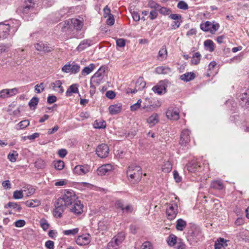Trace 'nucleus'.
Listing matches in <instances>:
<instances>
[{
	"label": "nucleus",
	"instance_id": "nucleus-4",
	"mask_svg": "<svg viewBox=\"0 0 249 249\" xmlns=\"http://www.w3.org/2000/svg\"><path fill=\"white\" fill-rule=\"evenodd\" d=\"M142 175V172L140 166L131 165L128 167L127 176L131 179H135L136 182H139L141 179Z\"/></svg>",
	"mask_w": 249,
	"mask_h": 249
},
{
	"label": "nucleus",
	"instance_id": "nucleus-44",
	"mask_svg": "<svg viewBox=\"0 0 249 249\" xmlns=\"http://www.w3.org/2000/svg\"><path fill=\"white\" fill-rule=\"evenodd\" d=\"M147 5L149 7L151 8H154L156 10H158L159 8L160 7L159 4L153 0H148Z\"/></svg>",
	"mask_w": 249,
	"mask_h": 249
},
{
	"label": "nucleus",
	"instance_id": "nucleus-63",
	"mask_svg": "<svg viewBox=\"0 0 249 249\" xmlns=\"http://www.w3.org/2000/svg\"><path fill=\"white\" fill-rule=\"evenodd\" d=\"M45 247L48 249H54V242L51 240H48L45 243Z\"/></svg>",
	"mask_w": 249,
	"mask_h": 249
},
{
	"label": "nucleus",
	"instance_id": "nucleus-7",
	"mask_svg": "<svg viewBox=\"0 0 249 249\" xmlns=\"http://www.w3.org/2000/svg\"><path fill=\"white\" fill-rule=\"evenodd\" d=\"M62 71L66 73L71 72L72 73H76L80 71V66L73 62L71 64H69L64 66Z\"/></svg>",
	"mask_w": 249,
	"mask_h": 249
},
{
	"label": "nucleus",
	"instance_id": "nucleus-56",
	"mask_svg": "<svg viewBox=\"0 0 249 249\" xmlns=\"http://www.w3.org/2000/svg\"><path fill=\"white\" fill-rule=\"evenodd\" d=\"M116 45L119 47H123L125 45V40L123 38H119L116 40Z\"/></svg>",
	"mask_w": 249,
	"mask_h": 249
},
{
	"label": "nucleus",
	"instance_id": "nucleus-15",
	"mask_svg": "<svg viewBox=\"0 0 249 249\" xmlns=\"http://www.w3.org/2000/svg\"><path fill=\"white\" fill-rule=\"evenodd\" d=\"M190 132L188 130L186 129L182 131L180 135L179 143L182 145H186L190 140L189 138Z\"/></svg>",
	"mask_w": 249,
	"mask_h": 249
},
{
	"label": "nucleus",
	"instance_id": "nucleus-9",
	"mask_svg": "<svg viewBox=\"0 0 249 249\" xmlns=\"http://www.w3.org/2000/svg\"><path fill=\"white\" fill-rule=\"evenodd\" d=\"M239 98L241 106L249 110V91L239 95Z\"/></svg>",
	"mask_w": 249,
	"mask_h": 249
},
{
	"label": "nucleus",
	"instance_id": "nucleus-49",
	"mask_svg": "<svg viewBox=\"0 0 249 249\" xmlns=\"http://www.w3.org/2000/svg\"><path fill=\"white\" fill-rule=\"evenodd\" d=\"M167 55V51L165 47H163L159 52V57L165 58Z\"/></svg>",
	"mask_w": 249,
	"mask_h": 249
},
{
	"label": "nucleus",
	"instance_id": "nucleus-26",
	"mask_svg": "<svg viewBox=\"0 0 249 249\" xmlns=\"http://www.w3.org/2000/svg\"><path fill=\"white\" fill-rule=\"evenodd\" d=\"M78 92V85L76 84H72L69 87L66 92L67 96H71L72 93H76Z\"/></svg>",
	"mask_w": 249,
	"mask_h": 249
},
{
	"label": "nucleus",
	"instance_id": "nucleus-32",
	"mask_svg": "<svg viewBox=\"0 0 249 249\" xmlns=\"http://www.w3.org/2000/svg\"><path fill=\"white\" fill-rule=\"evenodd\" d=\"M201 56V55L199 52L195 53L193 55L191 63L196 65L198 64L200 62Z\"/></svg>",
	"mask_w": 249,
	"mask_h": 249
},
{
	"label": "nucleus",
	"instance_id": "nucleus-52",
	"mask_svg": "<svg viewBox=\"0 0 249 249\" xmlns=\"http://www.w3.org/2000/svg\"><path fill=\"white\" fill-rule=\"evenodd\" d=\"M29 125V121L27 120H25L21 121L18 124L19 128L21 129L25 128Z\"/></svg>",
	"mask_w": 249,
	"mask_h": 249
},
{
	"label": "nucleus",
	"instance_id": "nucleus-64",
	"mask_svg": "<svg viewBox=\"0 0 249 249\" xmlns=\"http://www.w3.org/2000/svg\"><path fill=\"white\" fill-rule=\"evenodd\" d=\"M117 248L118 247L115 243H113V240L107 244V249H117Z\"/></svg>",
	"mask_w": 249,
	"mask_h": 249
},
{
	"label": "nucleus",
	"instance_id": "nucleus-23",
	"mask_svg": "<svg viewBox=\"0 0 249 249\" xmlns=\"http://www.w3.org/2000/svg\"><path fill=\"white\" fill-rule=\"evenodd\" d=\"M171 71V70L168 67L160 66L158 67L155 69V72L157 74H168Z\"/></svg>",
	"mask_w": 249,
	"mask_h": 249
},
{
	"label": "nucleus",
	"instance_id": "nucleus-13",
	"mask_svg": "<svg viewBox=\"0 0 249 249\" xmlns=\"http://www.w3.org/2000/svg\"><path fill=\"white\" fill-rule=\"evenodd\" d=\"M83 205L81 202L77 200L74 203L71 209V212L76 214L82 213L83 210Z\"/></svg>",
	"mask_w": 249,
	"mask_h": 249
},
{
	"label": "nucleus",
	"instance_id": "nucleus-36",
	"mask_svg": "<svg viewBox=\"0 0 249 249\" xmlns=\"http://www.w3.org/2000/svg\"><path fill=\"white\" fill-rule=\"evenodd\" d=\"M177 237L174 234H170L167 238V241L170 246H174L177 243Z\"/></svg>",
	"mask_w": 249,
	"mask_h": 249
},
{
	"label": "nucleus",
	"instance_id": "nucleus-50",
	"mask_svg": "<svg viewBox=\"0 0 249 249\" xmlns=\"http://www.w3.org/2000/svg\"><path fill=\"white\" fill-rule=\"evenodd\" d=\"M35 166L39 169L43 168L45 167V162L41 159H38L35 162Z\"/></svg>",
	"mask_w": 249,
	"mask_h": 249
},
{
	"label": "nucleus",
	"instance_id": "nucleus-58",
	"mask_svg": "<svg viewBox=\"0 0 249 249\" xmlns=\"http://www.w3.org/2000/svg\"><path fill=\"white\" fill-rule=\"evenodd\" d=\"M115 93L112 90H108L106 93V97L110 99H114L115 97Z\"/></svg>",
	"mask_w": 249,
	"mask_h": 249
},
{
	"label": "nucleus",
	"instance_id": "nucleus-2",
	"mask_svg": "<svg viewBox=\"0 0 249 249\" xmlns=\"http://www.w3.org/2000/svg\"><path fill=\"white\" fill-rule=\"evenodd\" d=\"M23 3L18 8V11L22 14L23 17L27 20H32L37 13L35 7L34 0H23Z\"/></svg>",
	"mask_w": 249,
	"mask_h": 249
},
{
	"label": "nucleus",
	"instance_id": "nucleus-60",
	"mask_svg": "<svg viewBox=\"0 0 249 249\" xmlns=\"http://www.w3.org/2000/svg\"><path fill=\"white\" fill-rule=\"evenodd\" d=\"M25 223L24 220L19 219L15 222V226L16 227H22L25 225Z\"/></svg>",
	"mask_w": 249,
	"mask_h": 249
},
{
	"label": "nucleus",
	"instance_id": "nucleus-38",
	"mask_svg": "<svg viewBox=\"0 0 249 249\" xmlns=\"http://www.w3.org/2000/svg\"><path fill=\"white\" fill-rule=\"evenodd\" d=\"M172 169V165L171 163L169 161L165 162L162 167V171L164 173L170 172Z\"/></svg>",
	"mask_w": 249,
	"mask_h": 249
},
{
	"label": "nucleus",
	"instance_id": "nucleus-40",
	"mask_svg": "<svg viewBox=\"0 0 249 249\" xmlns=\"http://www.w3.org/2000/svg\"><path fill=\"white\" fill-rule=\"evenodd\" d=\"M54 168L58 170H62L64 167V162L61 160H58L53 161Z\"/></svg>",
	"mask_w": 249,
	"mask_h": 249
},
{
	"label": "nucleus",
	"instance_id": "nucleus-3",
	"mask_svg": "<svg viewBox=\"0 0 249 249\" xmlns=\"http://www.w3.org/2000/svg\"><path fill=\"white\" fill-rule=\"evenodd\" d=\"M83 26V23L81 20L77 18H72L70 21H68L67 23L65 22L63 30L64 31L68 32L69 29H73L72 36L77 38H81L83 36L82 34L78 35V34H75V32L81 31Z\"/></svg>",
	"mask_w": 249,
	"mask_h": 249
},
{
	"label": "nucleus",
	"instance_id": "nucleus-57",
	"mask_svg": "<svg viewBox=\"0 0 249 249\" xmlns=\"http://www.w3.org/2000/svg\"><path fill=\"white\" fill-rule=\"evenodd\" d=\"M182 22L181 20H177L176 21H174L171 25L172 29L175 30L177 28H178L180 25L181 22Z\"/></svg>",
	"mask_w": 249,
	"mask_h": 249
},
{
	"label": "nucleus",
	"instance_id": "nucleus-30",
	"mask_svg": "<svg viewBox=\"0 0 249 249\" xmlns=\"http://www.w3.org/2000/svg\"><path fill=\"white\" fill-rule=\"evenodd\" d=\"M93 126L96 129H104L106 127V123L104 120H96L94 122Z\"/></svg>",
	"mask_w": 249,
	"mask_h": 249
},
{
	"label": "nucleus",
	"instance_id": "nucleus-20",
	"mask_svg": "<svg viewBox=\"0 0 249 249\" xmlns=\"http://www.w3.org/2000/svg\"><path fill=\"white\" fill-rule=\"evenodd\" d=\"M92 41L90 39H84L82 40L77 48L78 51H82L92 44Z\"/></svg>",
	"mask_w": 249,
	"mask_h": 249
},
{
	"label": "nucleus",
	"instance_id": "nucleus-10",
	"mask_svg": "<svg viewBox=\"0 0 249 249\" xmlns=\"http://www.w3.org/2000/svg\"><path fill=\"white\" fill-rule=\"evenodd\" d=\"M201 236V231L200 229L198 228H194L192 230L189 231L188 232V236L190 239H199Z\"/></svg>",
	"mask_w": 249,
	"mask_h": 249
},
{
	"label": "nucleus",
	"instance_id": "nucleus-31",
	"mask_svg": "<svg viewBox=\"0 0 249 249\" xmlns=\"http://www.w3.org/2000/svg\"><path fill=\"white\" fill-rule=\"evenodd\" d=\"M158 121L159 120L158 118V115L157 114L151 115L147 120V123L151 125V126L156 124Z\"/></svg>",
	"mask_w": 249,
	"mask_h": 249
},
{
	"label": "nucleus",
	"instance_id": "nucleus-37",
	"mask_svg": "<svg viewBox=\"0 0 249 249\" xmlns=\"http://www.w3.org/2000/svg\"><path fill=\"white\" fill-rule=\"evenodd\" d=\"M39 102V99L37 97H33L28 103V105L31 108L35 109Z\"/></svg>",
	"mask_w": 249,
	"mask_h": 249
},
{
	"label": "nucleus",
	"instance_id": "nucleus-22",
	"mask_svg": "<svg viewBox=\"0 0 249 249\" xmlns=\"http://www.w3.org/2000/svg\"><path fill=\"white\" fill-rule=\"evenodd\" d=\"M122 109V106L120 105H111L108 107L109 113L111 115H115L121 112Z\"/></svg>",
	"mask_w": 249,
	"mask_h": 249
},
{
	"label": "nucleus",
	"instance_id": "nucleus-33",
	"mask_svg": "<svg viewBox=\"0 0 249 249\" xmlns=\"http://www.w3.org/2000/svg\"><path fill=\"white\" fill-rule=\"evenodd\" d=\"M211 187L215 189L222 190L224 185L220 180H214L211 183Z\"/></svg>",
	"mask_w": 249,
	"mask_h": 249
},
{
	"label": "nucleus",
	"instance_id": "nucleus-62",
	"mask_svg": "<svg viewBox=\"0 0 249 249\" xmlns=\"http://www.w3.org/2000/svg\"><path fill=\"white\" fill-rule=\"evenodd\" d=\"M115 206L117 209H120L122 211L124 207V203L122 200H118L115 202Z\"/></svg>",
	"mask_w": 249,
	"mask_h": 249
},
{
	"label": "nucleus",
	"instance_id": "nucleus-53",
	"mask_svg": "<svg viewBox=\"0 0 249 249\" xmlns=\"http://www.w3.org/2000/svg\"><path fill=\"white\" fill-rule=\"evenodd\" d=\"M159 11V12L161 14H162V15H168L169 14L170 12H171V10L168 9V8H167L166 7H160L159 8V9H158Z\"/></svg>",
	"mask_w": 249,
	"mask_h": 249
},
{
	"label": "nucleus",
	"instance_id": "nucleus-43",
	"mask_svg": "<svg viewBox=\"0 0 249 249\" xmlns=\"http://www.w3.org/2000/svg\"><path fill=\"white\" fill-rule=\"evenodd\" d=\"M18 156V154L17 151H13V153H9L8 155V158L11 162H15L17 160V158Z\"/></svg>",
	"mask_w": 249,
	"mask_h": 249
},
{
	"label": "nucleus",
	"instance_id": "nucleus-14",
	"mask_svg": "<svg viewBox=\"0 0 249 249\" xmlns=\"http://www.w3.org/2000/svg\"><path fill=\"white\" fill-rule=\"evenodd\" d=\"M112 169V166L110 164H104L100 166L97 170V174L99 176L105 175L107 173Z\"/></svg>",
	"mask_w": 249,
	"mask_h": 249
},
{
	"label": "nucleus",
	"instance_id": "nucleus-25",
	"mask_svg": "<svg viewBox=\"0 0 249 249\" xmlns=\"http://www.w3.org/2000/svg\"><path fill=\"white\" fill-rule=\"evenodd\" d=\"M186 225V221L181 218H179L177 221L176 228L178 231H182Z\"/></svg>",
	"mask_w": 249,
	"mask_h": 249
},
{
	"label": "nucleus",
	"instance_id": "nucleus-35",
	"mask_svg": "<svg viewBox=\"0 0 249 249\" xmlns=\"http://www.w3.org/2000/svg\"><path fill=\"white\" fill-rule=\"evenodd\" d=\"M204 45L205 47L209 49L210 52H212L214 50V45L213 41L210 39H207L204 41Z\"/></svg>",
	"mask_w": 249,
	"mask_h": 249
},
{
	"label": "nucleus",
	"instance_id": "nucleus-54",
	"mask_svg": "<svg viewBox=\"0 0 249 249\" xmlns=\"http://www.w3.org/2000/svg\"><path fill=\"white\" fill-rule=\"evenodd\" d=\"M44 89V83H41L40 84H37L35 86V90L37 93H41Z\"/></svg>",
	"mask_w": 249,
	"mask_h": 249
},
{
	"label": "nucleus",
	"instance_id": "nucleus-34",
	"mask_svg": "<svg viewBox=\"0 0 249 249\" xmlns=\"http://www.w3.org/2000/svg\"><path fill=\"white\" fill-rule=\"evenodd\" d=\"M95 66L93 64H90L88 66L86 67L82 70L81 73L83 75H86L89 74L94 69Z\"/></svg>",
	"mask_w": 249,
	"mask_h": 249
},
{
	"label": "nucleus",
	"instance_id": "nucleus-41",
	"mask_svg": "<svg viewBox=\"0 0 249 249\" xmlns=\"http://www.w3.org/2000/svg\"><path fill=\"white\" fill-rule=\"evenodd\" d=\"M25 204L29 207H35L39 205V202L36 199H32L26 201Z\"/></svg>",
	"mask_w": 249,
	"mask_h": 249
},
{
	"label": "nucleus",
	"instance_id": "nucleus-27",
	"mask_svg": "<svg viewBox=\"0 0 249 249\" xmlns=\"http://www.w3.org/2000/svg\"><path fill=\"white\" fill-rule=\"evenodd\" d=\"M146 86V82L143 80L142 77H140L136 82V88L138 90H141L143 89Z\"/></svg>",
	"mask_w": 249,
	"mask_h": 249
},
{
	"label": "nucleus",
	"instance_id": "nucleus-11",
	"mask_svg": "<svg viewBox=\"0 0 249 249\" xmlns=\"http://www.w3.org/2000/svg\"><path fill=\"white\" fill-rule=\"evenodd\" d=\"M88 165H77L73 169V172L78 175H84L89 172Z\"/></svg>",
	"mask_w": 249,
	"mask_h": 249
},
{
	"label": "nucleus",
	"instance_id": "nucleus-42",
	"mask_svg": "<svg viewBox=\"0 0 249 249\" xmlns=\"http://www.w3.org/2000/svg\"><path fill=\"white\" fill-rule=\"evenodd\" d=\"M62 84V83L60 80H57V81H55L54 82L52 83V85L54 89V88H56V87L59 88L60 89L59 92L61 93H62L64 92V89H63L62 86H61Z\"/></svg>",
	"mask_w": 249,
	"mask_h": 249
},
{
	"label": "nucleus",
	"instance_id": "nucleus-24",
	"mask_svg": "<svg viewBox=\"0 0 249 249\" xmlns=\"http://www.w3.org/2000/svg\"><path fill=\"white\" fill-rule=\"evenodd\" d=\"M226 242L227 241L224 240V238H218L215 243L214 249H221L222 248L227 246Z\"/></svg>",
	"mask_w": 249,
	"mask_h": 249
},
{
	"label": "nucleus",
	"instance_id": "nucleus-48",
	"mask_svg": "<svg viewBox=\"0 0 249 249\" xmlns=\"http://www.w3.org/2000/svg\"><path fill=\"white\" fill-rule=\"evenodd\" d=\"M178 8L182 10H187L188 9V5L184 1L181 0L178 2L177 5Z\"/></svg>",
	"mask_w": 249,
	"mask_h": 249
},
{
	"label": "nucleus",
	"instance_id": "nucleus-59",
	"mask_svg": "<svg viewBox=\"0 0 249 249\" xmlns=\"http://www.w3.org/2000/svg\"><path fill=\"white\" fill-rule=\"evenodd\" d=\"M132 18L133 20L135 21H138L140 19V15L137 12L133 11L131 12Z\"/></svg>",
	"mask_w": 249,
	"mask_h": 249
},
{
	"label": "nucleus",
	"instance_id": "nucleus-6",
	"mask_svg": "<svg viewBox=\"0 0 249 249\" xmlns=\"http://www.w3.org/2000/svg\"><path fill=\"white\" fill-rule=\"evenodd\" d=\"M109 147L107 144L102 143L98 145L96 149V153L99 157L105 158L109 154Z\"/></svg>",
	"mask_w": 249,
	"mask_h": 249
},
{
	"label": "nucleus",
	"instance_id": "nucleus-51",
	"mask_svg": "<svg viewBox=\"0 0 249 249\" xmlns=\"http://www.w3.org/2000/svg\"><path fill=\"white\" fill-rule=\"evenodd\" d=\"M220 27V25L218 23H212L210 28V33L212 34H214L216 31L218 30Z\"/></svg>",
	"mask_w": 249,
	"mask_h": 249
},
{
	"label": "nucleus",
	"instance_id": "nucleus-16",
	"mask_svg": "<svg viewBox=\"0 0 249 249\" xmlns=\"http://www.w3.org/2000/svg\"><path fill=\"white\" fill-rule=\"evenodd\" d=\"M166 115L168 119L173 120H177L179 117L178 111L172 108L168 109L166 112Z\"/></svg>",
	"mask_w": 249,
	"mask_h": 249
},
{
	"label": "nucleus",
	"instance_id": "nucleus-28",
	"mask_svg": "<svg viewBox=\"0 0 249 249\" xmlns=\"http://www.w3.org/2000/svg\"><path fill=\"white\" fill-rule=\"evenodd\" d=\"M152 90L155 93H157L159 95H161L163 93L165 92L166 88L165 86L163 85H156L153 87Z\"/></svg>",
	"mask_w": 249,
	"mask_h": 249
},
{
	"label": "nucleus",
	"instance_id": "nucleus-5",
	"mask_svg": "<svg viewBox=\"0 0 249 249\" xmlns=\"http://www.w3.org/2000/svg\"><path fill=\"white\" fill-rule=\"evenodd\" d=\"M166 213L168 219H174L178 213V205L175 203L168 204Z\"/></svg>",
	"mask_w": 249,
	"mask_h": 249
},
{
	"label": "nucleus",
	"instance_id": "nucleus-46",
	"mask_svg": "<svg viewBox=\"0 0 249 249\" xmlns=\"http://www.w3.org/2000/svg\"><path fill=\"white\" fill-rule=\"evenodd\" d=\"M40 224L41 227L44 231H46L49 227V224H48L47 221L44 218H41L40 220Z\"/></svg>",
	"mask_w": 249,
	"mask_h": 249
},
{
	"label": "nucleus",
	"instance_id": "nucleus-45",
	"mask_svg": "<svg viewBox=\"0 0 249 249\" xmlns=\"http://www.w3.org/2000/svg\"><path fill=\"white\" fill-rule=\"evenodd\" d=\"M79 231L78 228H75L72 230H65L63 231L64 234L65 235H74L78 233Z\"/></svg>",
	"mask_w": 249,
	"mask_h": 249
},
{
	"label": "nucleus",
	"instance_id": "nucleus-55",
	"mask_svg": "<svg viewBox=\"0 0 249 249\" xmlns=\"http://www.w3.org/2000/svg\"><path fill=\"white\" fill-rule=\"evenodd\" d=\"M9 97V93L8 92L7 89H3L0 91V98L5 99Z\"/></svg>",
	"mask_w": 249,
	"mask_h": 249
},
{
	"label": "nucleus",
	"instance_id": "nucleus-17",
	"mask_svg": "<svg viewBox=\"0 0 249 249\" xmlns=\"http://www.w3.org/2000/svg\"><path fill=\"white\" fill-rule=\"evenodd\" d=\"M10 31V26L9 24H4L0 23V32L1 33V36L0 37L5 39L6 38Z\"/></svg>",
	"mask_w": 249,
	"mask_h": 249
},
{
	"label": "nucleus",
	"instance_id": "nucleus-61",
	"mask_svg": "<svg viewBox=\"0 0 249 249\" xmlns=\"http://www.w3.org/2000/svg\"><path fill=\"white\" fill-rule=\"evenodd\" d=\"M114 18L113 15L109 16L107 20V24L108 25L112 26L114 24Z\"/></svg>",
	"mask_w": 249,
	"mask_h": 249
},
{
	"label": "nucleus",
	"instance_id": "nucleus-29",
	"mask_svg": "<svg viewBox=\"0 0 249 249\" xmlns=\"http://www.w3.org/2000/svg\"><path fill=\"white\" fill-rule=\"evenodd\" d=\"M106 68L105 67H101L99 70L97 71L96 72L94 73V74L91 77L93 78H103V76L104 73L106 71Z\"/></svg>",
	"mask_w": 249,
	"mask_h": 249
},
{
	"label": "nucleus",
	"instance_id": "nucleus-1",
	"mask_svg": "<svg viewBox=\"0 0 249 249\" xmlns=\"http://www.w3.org/2000/svg\"><path fill=\"white\" fill-rule=\"evenodd\" d=\"M77 199L75 193L71 190H65L64 195L56 201L53 210V215L61 218L66 207L74 203Z\"/></svg>",
	"mask_w": 249,
	"mask_h": 249
},
{
	"label": "nucleus",
	"instance_id": "nucleus-19",
	"mask_svg": "<svg viewBox=\"0 0 249 249\" xmlns=\"http://www.w3.org/2000/svg\"><path fill=\"white\" fill-rule=\"evenodd\" d=\"M36 49L39 51H44V52H50L51 51V48L49 47L47 44L44 43L43 42H39L35 44Z\"/></svg>",
	"mask_w": 249,
	"mask_h": 249
},
{
	"label": "nucleus",
	"instance_id": "nucleus-47",
	"mask_svg": "<svg viewBox=\"0 0 249 249\" xmlns=\"http://www.w3.org/2000/svg\"><path fill=\"white\" fill-rule=\"evenodd\" d=\"M23 197L22 191L16 190L13 193V198L15 199H19Z\"/></svg>",
	"mask_w": 249,
	"mask_h": 249
},
{
	"label": "nucleus",
	"instance_id": "nucleus-12",
	"mask_svg": "<svg viewBox=\"0 0 249 249\" xmlns=\"http://www.w3.org/2000/svg\"><path fill=\"white\" fill-rule=\"evenodd\" d=\"M186 168L189 172L194 173L200 168V165L197 161L193 160L187 164Z\"/></svg>",
	"mask_w": 249,
	"mask_h": 249
},
{
	"label": "nucleus",
	"instance_id": "nucleus-21",
	"mask_svg": "<svg viewBox=\"0 0 249 249\" xmlns=\"http://www.w3.org/2000/svg\"><path fill=\"white\" fill-rule=\"evenodd\" d=\"M196 77L195 74L193 72H186L180 76V79L185 82H189L193 80Z\"/></svg>",
	"mask_w": 249,
	"mask_h": 249
},
{
	"label": "nucleus",
	"instance_id": "nucleus-8",
	"mask_svg": "<svg viewBox=\"0 0 249 249\" xmlns=\"http://www.w3.org/2000/svg\"><path fill=\"white\" fill-rule=\"evenodd\" d=\"M91 240V237L89 234H85L78 236L76 239V243L80 246H85L89 244Z\"/></svg>",
	"mask_w": 249,
	"mask_h": 249
},
{
	"label": "nucleus",
	"instance_id": "nucleus-18",
	"mask_svg": "<svg viewBox=\"0 0 249 249\" xmlns=\"http://www.w3.org/2000/svg\"><path fill=\"white\" fill-rule=\"evenodd\" d=\"M103 78H98L91 77L90 80V88L93 89V91L90 92V94L93 95L95 92L96 86H99Z\"/></svg>",
	"mask_w": 249,
	"mask_h": 249
},
{
	"label": "nucleus",
	"instance_id": "nucleus-39",
	"mask_svg": "<svg viewBox=\"0 0 249 249\" xmlns=\"http://www.w3.org/2000/svg\"><path fill=\"white\" fill-rule=\"evenodd\" d=\"M211 26V22L207 21L205 23L200 24V29L204 32H210Z\"/></svg>",
	"mask_w": 249,
	"mask_h": 249
}]
</instances>
